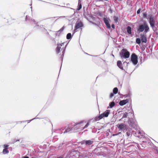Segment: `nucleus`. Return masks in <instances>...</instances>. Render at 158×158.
I'll use <instances>...</instances> for the list:
<instances>
[{"instance_id":"nucleus-1","label":"nucleus","mask_w":158,"mask_h":158,"mask_svg":"<svg viewBox=\"0 0 158 158\" xmlns=\"http://www.w3.org/2000/svg\"><path fill=\"white\" fill-rule=\"evenodd\" d=\"M83 122H81L79 123H75L72 126V129H73V132H74L78 131H82L84 129L87 128L89 125V123H87L84 127H82L83 126Z\"/></svg>"},{"instance_id":"nucleus-2","label":"nucleus","mask_w":158,"mask_h":158,"mask_svg":"<svg viewBox=\"0 0 158 158\" xmlns=\"http://www.w3.org/2000/svg\"><path fill=\"white\" fill-rule=\"evenodd\" d=\"M144 30V33H146L149 31V28L147 22L146 21H143V24L139 25L137 29V31L139 33L143 32Z\"/></svg>"},{"instance_id":"nucleus-3","label":"nucleus","mask_w":158,"mask_h":158,"mask_svg":"<svg viewBox=\"0 0 158 158\" xmlns=\"http://www.w3.org/2000/svg\"><path fill=\"white\" fill-rule=\"evenodd\" d=\"M120 57L121 58L125 59L128 58L129 57L130 52L126 49H123L120 53Z\"/></svg>"},{"instance_id":"nucleus-4","label":"nucleus","mask_w":158,"mask_h":158,"mask_svg":"<svg viewBox=\"0 0 158 158\" xmlns=\"http://www.w3.org/2000/svg\"><path fill=\"white\" fill-rule=\"evenodd\" d=\"M138 56L135 53H132L131 57V61L132 62L133 64L136 65L138 62Z\"/></svg>"},{"instance_id":"nucleus-5","label":"nucleus","mask_w":158,"mask_h":158,"mask_svg":"<svg viewBox=\"0 0 158 158\" xmlns=\"http://www.w3.org/2000/svg\"><path fill=\"white\" fill-rule=\"evenodd\" d=\"M119 131H124L125 130L127 131L128 128L127 126L123 123L118 124V126Z\"/></svg>"},{"instance_id":"nucleus-6","label":"nucleus","mask_w":158,"mask_h":158,"mask_svg":"<svg viewBox=\"0 0 158 158\" xmlns=\"http://www.w3.org/2000/svg\"><path fill=\"white\" fill-rule=\"evenodd\" d=\"M149 19V23L150 24L151 26L152 27L153 29L154 30V25L155 22L154 21L152 15H150L148 17Z\"/></svg>"},{"instance_id":"nucleus-7","label":"nucleus","mask_w":158,"mask_h":158,"mask_svg":"<svg viewBox=\"0 0 158 158\" xmlns=\"http://www.w3.org/2000/svg\"><path fill=\"white\" fill-rule=\"evenodd\" d=\"M94 143V141L92 140H84L81 142L82 144H85L86 146H89Z\"/></svg>"},{"instance_id":"nucleus-8","label":"nucleus","mask_w":158,"mask_h":158,"mask_svg":"<svg viewBox=\"0 0 158 158\" xmlns=\"http://www.w3.org/2000/svg\"><path fill=\"white\" fill-rule=\"evenodd\" d=\"M103 21L105 23L107 28L108 29L110 28L111 26L109 23V20L108 18H103Z\"/></svg>"},{"instance_id":"nucleus-9","label":"nucleus","mask_w":158,"mask_h":158,"mask_svg":"<svg viewBox=\"0 0 158 158\" xmlns=\"http://www.w3.org/2000/svg\"><path fill=\"white\" fill-rule=\"evenodd\" d=\"M83 23L81 22H80L78 23H77L76 24V25L75 27L74 31H76L78 29L82 27H83Z\"/></svg>"},{"instance_id":"nucleus-10","label":"nucleus","mask_w":158,"mask_h":158,"mask_svg":"<svg viewBox=\"0 0 158 158\" xmlns=\"http://www.w3.org/2000/svg\"><path fill=\"white\" fill-rule=\"evenodd\" d=\"M129 124L130 126L133 128H135L136 127V123L132 119L129 120Z\"/></svg>"},{"instance_id":"nucleus-11","label":"nucleus","mask_w":158,"mask_h":158,"mask_svg":"<svg viewBox=\"0 0 158 158\" xmlns=\"http://www.w3.org/2000/svg\"><path fill=\"white\" fill-rule=\"evenodd\" d=\"M128 101L129 100L128 99L123 100L120 101L119 102V104L120 105L123 106L127 103L128 102Z\"/></svg>"},{"instance_id":"nucleus-12","label":"nucleus","mask_w":158,"mask_h":158,"mask_svg":"<svg viewBox=\"0 0 158 158\" xmlns=\"http://www.w3.org/2000/svg\"><path fill=\"white\" fill-rule=\"evenodd\" d=\"M141 36V40L142 41V42L143 43H146L147 42V39L146 36L144 34L143 35H140Z\"/></svg>"},{"instance_id":"nucleus-13","label":"nucleus","mask_w":158,"mask_h":158,"mask_svg":"<svg viewBox=\"0 0 158 158\" xmlns=\"http://www.w3.org/2000/svg\"><path fill=\"white\" fill-rule=\"evenodd\" d=\"M62 46V44H57V47L56 48V51L57 54H58L60 52L61 47Z\"/></svg>"},{"instance_id":"nucleus-14","label":"nucleus","mask_w":158,"mask_h":158,"mask_svg":"<svg viewBox=\"0 0 158 158\" xmlns=\"http://www.w3.org/2000/svg\"><path fill=\"white\" fill-rule=\"evenodd\" d=\"M26 20L27 21H28V20H29V21L31 23V22H33L35 24H36L37 23V22L34 19H30V17L28 16L27 15L26 17Z\"/></svg>"},{"instance_id":"nucleus-15","label":"nucleus","mask_w":158,"mask_h":158,"mask_svg":"<svg viewBox=\"0 0 158 158\" xmlns=\"http://www.w3.org/2000/svg\"><path fill=\"white\" fill-rule=\"evenodd\" d=\"M118 66L121 69L123 70L122 62L120 60H118L117 62Z\"/></svg>"},{"instance_id":"nucleus-16","label":"nucleus","mask_w":158,"mask_h":158,"mask_svg":"<svg viewBox=\"0 0 158 158\" xmlns=\"http://www.w3.org/2000/svg\"><path fill=\"white\" fill-rule=\"evenodd\" d=\"M73 129H72V127H69L65 130V131L64 132V134L65 133L69 132L70 131H71V132H73Z\"/></svg>"},{"instance_id":"nucleus-17","label":"nucleus","mask_w":158,"mask_h":158,"mask_svg":"<svg viewBox=\"0 0 158 158\" xmlns=\"http://www.w3.org/2000/svg\"><path fill=\"white\" fill-rule=\"evenodd\" d=\"M110 112L109 110H106L104 113H103L104 117H107L108 116Z\"/></svg>"},{"instance_id":"nucleus-18","label":"nucleus","mask_w":158,"mask_h":158,"mask_svg":"<svg viewBox=\"0 0 158 158\" xmlns=\"http://www.w3.org/2000/svg\"><path fill=\"white\" fill-rule=\"evenodd\" d=\"M67 44H66V45H65V47L64 48H63V51L62 52V54L61 56V60L62 61L63 60V58L64 57V54L65 51V49L66 48V47L67 46Z\"/></svg>"},{"instance_id":"nucleus-19","label":"nucleus","mask_w":158,"mask_h":158,"mask_svg":"<svg viewBox=\"0 0 158 158\" xmlns=\"http://www.w3.org/2000/svg\"><path fill=\"white\" fill-rule=\"evenodd\" d=\"M127 31L129 34H131V27L128 26L127 27Z\"/></svg>"},{"instance_id":"nucleus-20","label":"nucleus","mask_w":158,"mask_h":158,"mask_svg":"<svg viewBox=\"0 0 158 158\" xmlns=\"http://www.w3.org/2000/svg\"><path fill=\"white\" fill-rule=\"evenodd\" d=\"M118 89L117 87L114 88L113 89V93L114 94H116L118 93Z\"/></svg>"},{"instance_id":"nucleus-21","label":"nucleus","mask_w":158,"mask_h":158,"mask_svg":"<svg viewBox=\"0 0 158 158\" xmlns=\"http://www.w3.org/2000/svg\"><path fill=\"white\" fill-rule=\"evenodd\" d=\"M115 105V103L114 102H111L109 103V106L110 108H112Z\"/></svg>"},{"instance_id":"nucleus-22","label":"nucleus","mask_w":158,"mask_h":158,"mask_svg":"<svg viewBox=\"0 0 158 158\" xmlns=\"http://www.w3.org/2000/svg\"><path fill=\"white\" fill-rule=\"evenodd\" d=\"M2 153L4 154H7L9 153V151L8 149L4 148L3 150Z\"/></svg>"},{"instance_id":"nucleus-23","label":"nucleus","mask_w":158,"mask_h":158,"mask_svg":"<svg viewBox=\"0 0 158 158\" xmlns=\"http://www.w3.org/2000/svg\"><path fill=\"white\" fill-rule=\"evenodd\" d=\"M72 38L71 34V33H68L66 35V38L67 39L69 40Z\"/></svg>"},{"instance_id":"nucleus-24","label":"nucleus","mask_w":158,"mask_h":158,"mask_svg":"<svg viewBox=\"0 0 158 158\" xmlns=\"http://www.w3.org/2000/svg\"><path fill=\"white\" fill-rule=\"evenodd\" d=\"M136 42L138 44H139L141 43V40L139 38H136Z\"/></svg>"},{"instance_id":"nucleus-25","label":"nucleus","mask_w":158,"mask_h":158,"mask_svg":"<svg viewBox=\"0 0 158 158\" xmlns=\"http://www.w3.org/2000/svg\"><path fill=\"white\" fill-rule=\"evenodd\" d=\"M114 20L115 22L116 23L118 22V17L116 16H114Z\"/></svg>"},{"instance_id":"nucleus-26","label":"nucleus","mask_w":158,"mask_h":158,"mask_svg":"<svg viewBox=\"0 0 158 158\" xmlns=\"http://www.w3.org/2000/svg\"><path fill=\"white\" fill-rule=\"evenodd\" d=\"M128 115V113L125 112V113L123 114V115L121 119H123L124 118H126L127 117V115Z\"/></svg>"},{"instance_id":"nucleus-27","label":"nucleus","mask_w":158,"mask_h":158,"mask_svg":"<svg viewBox=\"0 0 158 158\" xmlns=\"http://www.w3.org/2000/svg\"><path fill=\"white\" fill-rule=\"evenodd\" d=\"M131 93L130 92H129L127 94H126L124 96H125V97H126L130 98V97H131Z\"/></svg>"},{"instance_id":"nucleus-28","label":"nucleus","mask_w":158,"mask_h":158,"mask_svg":"<svg viewBox=\"0 0 158 158\" xmlns=\"http://www.w3.org/2000/svg\"><path fill=\"white\" fill-rule=\"evenodd\" d=\"M101 119L99 118V116H96L94 118V121H98Z\"/></svg>"},{"instance_id":"nucleus-29","label":"nucleus","mask_w":158,"mask_h":158,"mask_svg":"<svg viewBox=\"0 0 158 158\" xmlns=\"http://www.w3.org/2000/svg\"><path fill=\"white\" fill-rule=\"evenodd\" d=\"M82 8V5L81 3L78 4V8L77 9L78 10H80Z\"/></svg>"},{"instance_id":"nucleus-30","label":"nucleus","mask_w":158,"mask_h":158,"mask_svg":"<svg viewBox=\"0 0 158 158\" xmlns=\"http://www.w3.org/2000/svg\"><path fill=\"white\" fill-rule=\"evenodd\" d=\"M127 131L126 132V134L128 137H129L131 135V132L130 131L128 130V131L127 130Z\"/></svg>"},{"instance_id":"nucleus-31","label":"nucleus","mask_w":158,"mask_h":158,"mask_svg":"<svg viewBox=\"0 0 158 158\" xmlns=\"http://www.w3.org/2000/svg\"><path fill=\"white\" fill-rule=\"evenodd\" d=\"M35 118H33L31 120H27V121H21V123H22V122H26V121H27L28 123H30L31 121L33 120L34 119H35Z\"/></svg>"},{"instance_id":"nucleus-32","label":"nucleus","mask_w":158,"mask_h":158,"mask_svg":"<svg viewBox=\"0 0 158 158\" xmlns=\"http://www.w3.org/2000/svg\"><path fill=\"white\" fill-rule=\"evenodd\" d=\"M19 139L16 140L15 139H13L12 140V143H14L16 142L19 141Z\"/></svg>"},{"instance_id":"nucleus-33","label":"nucleus","mask_w":158,"mask_h":158,"mask_svg":"<svg viewBox=\"0 0 158 158\" xmlns=\"http://www.w3.org/2000/svg\"><path fill=\"white\" fill-rule=\"evenodd\" d=\"M3 148L5 149H8V147H9V145L7 144H4L3 146Z\"/></svg>"},{"instance_id":"nucleus-34","label":"nucleus","mask_w":158,"mask_h":158,"mask_svg":"<svg viewBox=\"0 0 158 158\" xmlns=\"http://www.w3.org/2000/svg\"><path fill=\"white\" fill-rule=\"evenodd\" d=\"M99 116V118H100V119H101L102 118H103V117H104V116L103 115V113H102V114H100Z\"/></svg>"},{"instance_id":"nucleus-35","label":"nucleus","mask_w":158,"mask_h":158,"mask_svg":"<svg viewBox=\"0 0 158 158\" xmlns=\"http://www.w3.org/2000/svg\"><path fill=\"white\" fill-rule=\"evenodd\" d=\"M60 33L61 32L59 31H57L56 32V36H59Z\"/></svg>"},{"instance_id":"nucleus-36","label":"nucleus","mask_w":158,"mask_h":158,"mask_svg":"<svg viewBox=\"0 0 158 158\" xmlns=\"http://www.w3.org/2000/svg\"><path fill=\"white\" fill-rule=\"evenodd\" d=\"M143 16L144 18H147V15L146 13H143Z\"/></svg>"},{"instance_id":"nucleus-37","label":"nucleus","mask_w":158,"mask_h":158,"mask_svg":"<svg viewBox=\"0 0 158 158\" xmlns=\"http://www.w3.org/2000/svg\"><path fill=\"white\" fill-rule=\"evenodd\" d=\"M64 26L59 31L60 32H61L62 31L64 30Z\"/></svg>"},{"instance_id":"nucleus-38","label":"nucleus","mask_w":158,"mask_h":158,"mask_svg":"<svg viewBox=\"0 0 158 158\" xmlns=\"http://www.w3.org/2000/svg\"><path fill=\"white\" fill-rule=\"evenodd\" d=\"M141 9L140 8H139L137 11V14H139L140 13V11H141Z\"/></svg>"},{"instance_id":"nucleus-39","label":"nucleus","mask_w":158,"mask_h":158,"mask_svg":"<svg viewBox=\"0 0 158 158\" xmlns=\"http://www.w3.org/2000/svg\"><path fill=\"white\" fill-rule=\"evenodd\" d=\"M114 96V94L113 93H111L110 95V98H111Z\"/></svg>"},{"instance_id":"nucleus-40","label":"nucleus","mask_w":158,"mask_h":158,"mask_svg":"<svg viewBox=\"0 0 158 158\" xmlns=\"http://www.w3.org/2000/svg\"><path fill=\"white\" fill-rule=\"evenodd\" d=\"M42 30L43 31H45L46 32H47L48 33L47 30L45 28H43Z\"/></svg>"},{"instance_id":"nucleus-41","label":"nucleus","mask_w":158,"mask_h":158,"mask_svg":"<svg viewBox=\"0 0 158 158\" xmlns=\"http://www.w3.org/2000/svg\"><path fill=\"white\" fill-rule=\"evenodd\" d=\"M111 27L114 29L115 28V26H114V24H112Z\"/></svg>"},{"instance_id":"nucleus-42","label":"nucleus","mask_w":158,"mask_h":158,"mask_svg":"<svg viewBox=\"0 0 158 158\" xmlns=\"http://www.w3.org/2000/svg\"><path fill=\"white\" fill-rule=\"evenodd\" d=\"M153 30L154 31H157V28L156 27H154V29H153Z\"/></svg>"},{"instance_id":"nucleus-43","label":"nucleus","mask_w":158,"mask_h":158,"mask_svg":"<svg viewBox=\"0 0 158 158\" xmlns=\"http://www.w3.org/2000/svg\"><path fill=\"white\" fill-rule=\"evenodd\" d=\"M23 158H29V157H28L27 156H25L23 157Z\"/></svg>"},{"instance_id":"nucleus-44","label":"nucleus","mask_w":158,"mask_h":158,"mask_svg":"<svg viewBox=\"0 0 158 158\" xmlns=\"http://www.w3.org/2000/svg\"><path fill=\"white\" fill-rule=\"evenodd\" d=\"M118 135V134H113V136H116V135Z\"/></svg>"},{"instance_id":"nucleus-45","label":"nucleus","mask_w":158,"mask_h":158,"mask_svg":"<svg viewBox=\"0 0 158 158\" xmlns=\"http://www.w3.org/2000/svg\"><path fill=\"white\" fill-rule=\"evenodd\" d=\"M81 1L80 0H79L78 1V4H80L81 3Z\"/></svg>"},{"instance_id":"nucleus-46","label":"nucleus","mask_w":158,"mask_h":158,"mask_svg":"<svg viewBox=\"0 0 158 158\" xmlns=\"http://www.w3.org/2000/svg\"><path fill=\"white\" fill-rule=\"evenodd\" d=\"M110 12L111 13H112V10L111 9H110Z\"/></svg>"},{"instance_id":"nucleus-47","label":"nucleus","mask_w":158,"mask_h":158,"mask_svg":"<svg viewBox=\"0 0 158 158\" xmlns=\"http://www.w3.org/2000/svg\"><path fill=\"white\" fill-rule=\"evenodd\" d=\"M65 16H61L60 17V18H65Z\"/></svg>"},{"instance_id":"nucleus-48","label":"nucleus","mask_w":158,"mask_h":158,"mask_svg":"<svg viewBox=\"0 0 158 158\" xmlns=\"http://www.w3.org/2000/svg\"><path fill=\"white\" fill-rule=\"evenodd\" d=\"M121 133V132H119L117 134H118V135H119V134H120Z\"/></svg>"},{"instance_id":"nucleus-49","label":"nucleus","mask_w":158,"mask_h":158,"mask_svg":"<svg viewBox=\"0 0 158 158\" xmlns=\"http://www.w3.org/2000/svg\"><path fill=\"white\" fill-rule=\"evenodd\" d=\"M127 64V63L126 62H124L123 63V64Z\"/></svg>"},{"instance_id":"nucleus-50","label":"nucleus","mask_w":158,"mask_h":158,"mask_svg":"<svg viewBox=\"0 0 158 158\" xmlns=\"http://www.w3.org/2000/svg\"><path fill=\"white\" fill-rule=\"evenodd\" d=\"M35 118V119H41L42 118Z\"/></svg>"},{"instance_id":"nucleus-51","label":"nucleus","mask_w":158,"mask_h":158,"mask_svg":"<svg viewBox=\"0 0 158 158\" xmlns=\"http://www.w3.org/2000/svg\"><path fill=\"white\" fill-rule=\"evenodd\" d=\"M65 43L64 42V43H62L61 44H62V46L64 45V44Z\"/></svg>"},{"instance_id":"nucleus-52","label":"nucleus","mask_w":158,"mask_h":158,"mask_svg":"<svg viewBox=\"0 0 158 158\" xmlns=\"http://www.w3.org/2000/svg\"><path fill=\"white\" fill-rule=\"evenodd\" d=\"M156 35H158V33L157 32H156Z\"/></svg>"},{"instance_id":"nucleus-53","label":"nucleus","mask_w":158,"mask_h":158,"mask_svg":"<svg viewBox=\"0 0 158 158\" xmlns=\"http://www.w3.org/2000/svg\"><path fill=\"white\" fill-rule=\"evenodd\" d=\"M98 1H102V0H99Z\"/></svg>"},{"instance_id":"nucleus-54","label":"nucleus","mask_w":158,"mask_h":158,"mask_svg":"<svg viewBox=\"0 0 158 158\" xmlns=\"http://www.w3.org/2000/svg\"><path fill=\"white\" fill-rule=\"evenodd\" d=\"M31 9H32V7H31ZM31 11H32V9H31Z\"/></svg>"},{"instance_id":"nucleus-55","label":"nucleus","mask_w":158,"mask_h":158,"mask_svg":"<svg viewBox=\"0 0 158 158\" xmlns=\"http://www.w3.org/2000/svg\"><path fill=\"white\" fill-rule=\"evenodd\" d=\"M93 23L94 24H96L95 23Z\"/></svg>"},{"instance_id":"nucleus-56","label":"nucleus","mask_w":158,"mask_h":158,"mask_svg":"<svg viewBox=\"0 0 158 158\" xmlns=\"http://www.w3.org/2000/svg\"><path fill=\"white\" fill-rule=\"evenodd\" d=\"M140 133H141V132H140V131H139V134H140Z\"/></svg>"},{"instance_id":"nucleus-57","label":"nucleus","mask_w":158,"mask_h":158,"mask_svg":"<svg viewBox=\"0 0 158 158\" xmlns=\"http://www.w3.org/2000/svg\"><path fill=\"white\" fill-rule=\"evenodd\" d=\"M157 152H158V149H157Z\"/></svg>"},{"instance_id":"nucleus-58","label":"nucleus","mask_w":158,"mask_h":158,"mask_svg":"<svg viewBox=\"0 0 158 158\" xmlns=\"http://www.w3.org/2000/svg\"><path fill=\"white\" fill-rule=\"evenodd\" d=\"M122 0H120V1H122Z\"/></svg>"}]
</instances>
